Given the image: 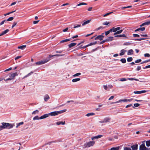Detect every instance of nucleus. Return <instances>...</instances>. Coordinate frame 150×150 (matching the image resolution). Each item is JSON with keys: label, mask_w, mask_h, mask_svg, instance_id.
Wrapping results in <instances>:
<instances>
[{"label": "nucleus", "mask_w": 150, "mask_h": 150, "mask_svg": "<svg viewBox=\"0 0 150 150\" xmlns=\"http://www.w3.org/2000/svg\"><path fill=\"white\" fill-rule=\"evenodd\" d=\"M150 62V59H148V60H145V61H144L142 62L141 63V64H144V63H146V62Z\"/></svg>", "instance_id": "nucleus-46"}, {"label": "nucleus", "mask_w": 150, "mask_h": 150, "mask_svg": "<svg viewBox=\"0 0 150 150\" xmlns=\"http://www.w3.org/2000/svg\"><path fill=\"white\" fill-rule=\"evenodd\" d=\"M81 25H77L76 26H75L74 27V28H78V27H81Z\"/></svg>", "instance_id": "nucleus-59"}, {"label": "nucleus", "mask_w": 150, "mask_h": 150, "mask_svg": "<svg viewBox=\"0 0 150 150\" xmlns=\"http://www.w3.org/2000/svg\"><path fill=\"white\" fill-rule=\"evenodd\" d=\"M91 21V20H87V21H86L84 22L82 24V26H83L87 24H88V23H89Z\"/></svg>", "instance_id": "nucleus-23"}, {"label": "nucleus", "mask_w": 150, "mask_h": 150, "mask_svg": "<svg viewBox=\"0 0 150 150\" xmlns=\"http://www.w3.org/2000/svg\"><path fill=\"white\" fill-rule=\"evenodd\" d=\"M33 72L32 71H31V72H30V73H29L28 74L25 76L23 78V79H24L25 78L27 77L28 76H29L31 75V74H33Z\"/></svg>", "instance_id": "nucleus-31"}, {"label": "nucleus", "mask_w": 150, "mask_h": 150, "mask_svg": "<svg viewBox=\"0 0 150 150\" xmlns=\"http://www.w3.org/2000/svg\"><path fill=\"white\" fill-rule=\"evenodd\" d=\"M113 12H109V13H106L103 16L105 17V16L110 15V14L112 13Z\"/></svg>", "instance_id": "nucleus-45"}, {"label": "nucleus", "mask_w": 150, "mask_h": 150, "mask_svg": "<svg viewBox=\"0 0 150 150\" xmlns=\"http://www.w3.org/2000/svg\"><path fill=\"white\" fill-rule=\"evenodd\" d=\"M66 111H67V110L66 109H64L63 110H61L60 111L52 112H53V113H54V112H66Z\"/></svg>", "instance_id": "nucleus-26"}, {"label": "nucleus", "mask_w": 150, "mask_h": 150, "mask_svg": "<svg viewBox=\"0 0 150 150\" xmlns=\"http://www.w3.org/2000/svg\"><path fill=\"white\" fill-rule=\"evenodd\" d=\"M58 113H48V114H45L41 116L40 117L38 116H36L33 118L34 120H38L39 119H45L50 116H56L58 115Z\"/></svg>", "instance_id": "nucleus-1"}, {"label": "nucleus", "mask_w": 150, "mask_h": 150, "mask_svg": "<svg viewBox=\"0 0 150 150\" xmlns=\"http://www.w3.org/2000/svg\"><path fill=\"white\" fill-rule=\"evenodd\" d=\"M133 59L132 57H128L127 58V60L128 62H130L132 61Z\"/></svg>", "instance_id": "nucleus-37"}, {"label": "nucleus", "mask_w": 150, "mask_h": 150, "mask_svg": "<svg viewBox=\"0 0 150 150\" xmlns=\"http://www.w3.org/2000/svg\"><path fill=\"white\" fill-rule=\"evenodd\" d=\"M127 51L126 50H124V49L122 50H121V52L120 53V56H122L124 54L125 52Z\"/></svg>", "instance_id": "nucleus-21"}, {"label": "nucleus", "mask_w": 150, "mask_h": 150, "mask_svg": "<svg viewBox=\"0 0 150 150\" xmlns=\"http://www.w3.org/2000/svg\"><path fill=\"white\" fill-rule=\"evenodd\" d=\"M123 31L122 30H117L116 32L115 33H114V35H115V36L116 35H117L121 33Z\"/></svg>", "instance_id": "nucleus-16"}, {"label": "nucleus", "mask_w": 150, "mask_h": 150, "mask_svg": "<svg viewBox=\"0 0 150 150\" xmlns=\"http://www.w3.org/2000/svg\"><path fill=\"white\" fill-rule=\"evenodd\" d=\"M131 106H132V104H129L126 106V108H127Z\"/></svg>", "instance_id": "nucleus-61"}, {"label": "nucleus", "mask_w": 150, "mask_h": 150, "mask_svg": "<svg viewBox=\"0 0 150 150\" xmlns=\"http://www.w3.org/2000/svg\"><path fill=\"white\" fill-rule=\"evenodd\" d=\"M21 56H18L16 57L15 58V60H17L20 58H21Z\"/></svg>", "instance_id": "nucleus-60"}, {"label": "nucleus", "mask_w": 150, "mask_h": 150, "mask_svg": "<svg viewBox=\"0 0 150 150\" xmlns=\"http://www.w3.org/2000/svg\"><path fill=\"white\" fill-rule=\"evenodd\" d=\"M127 79L129 80L133 81V80H135L136 81H139V80L137 79H134L133 78H128Z\"/></svg>", "instance_id": "nucleus-33"}, {"label": "nucleus", "mask_w": 150, "mask_h": 150, "mask_svg": "<svg viewBox=\"0 0 150 150\" xmlns=\"http://www.w3.org/2000/svg\"><path fill=\"white\" fill-rule=\"evenodd\" d=\"M131 148L133 150H137V149L138 145L135 144L131 146Z\"/></svg>", "instance_id": "nucleus-18"}, {"label": "nucleus", "mask_w": 150, "mask_h": 150, "mask_svg": "<svg viewBox=\"0 0 150 150\" xmlns=\"http://www.w3.org/2000/svg\"><path fill=\"white\" fill-rule=\"evenodd\" d=\"M63 55L62 54H56L53 55H49L48 56V57H47L48 59H49V61L50 59V58L54 57V56H57V57H59V56H62Z\"/></svg>", "instance_id": "nucleus-10"}, {"label": "nucleus", "mask_w": 150, "mask_h": 150, "mask_svg": "<svg viewBox=\"0 0 150 150\" xmlns=\"http://www.w3.org/2000/svg\"><path fill=\"white\" fill-rule=\"evenodd\" d=\"M102 136H103V135H98L97 136H96L95 137H92L91 139L93 140H94L95 139H98V138L101 137H102Z\"/></svg>", "instance_id": "nucleus-14"}, {"label": "nucleus", "mask_w": 150, "mask_h": 150, "mask_svg": "<svg viewBox=\"0 0 150 150\" xmlns=\"http://www.w3.org/2000/svg\"><path fill=\"white\" fill-rule=\"evenodd\" d=\"M104 36L102 35H100L98 36L95 38V40H103Z\"/></svg>", "instance_id": "nucleus-8"}, {"label": "nucleus", "mask_w": 150, "mask_h": 150, "mask_svg": "<svg viewBox=\"0 0 150 150\" xmlns=\"http://www.w3.org/2000/svg\"><path fill=\"white\" fill-rule=\"evenodd\" d=\"M23 124V122H20L17 124V125L16 126V127L18 128L19 126H20L21 125H22Z\"/></svg>", "instance_id": "nucleus-38"}, {"label": "nucleus", "mask_w": 150, "mask_h": 150, "mask_svg": "<svg viewBox=\"0 0 150 150\" xmlns=\"http://www.w3.org/2000/svg\"><path fill=\"white\" fill-rule=\"evenodd\" d=\"M113 37H108V38L106 39V41L107 42H110L113 40Z\"/></svg>", "instance_id": "nucleus-17"}, {"label": "nucleus", "mask_w": 150, "mask_h": 150, "mask_svg": "<svg viewBox=\"0 0 150 150\" xmlns=\"http://www.w3.org/2000/svg\"><path fill=\"white\" fill-rule=\"evenodd\" d=\"M80 75H81V73H77L74 74V75H73V76L74 77H76L77 76Z\"/></svg>", "instance_id": "nucleus-43"}, {"label": "nucleus", "mask_w": 150, "mask_h": 150, "mask_svg": "<svg viewBox=\"0 0 150 150\" xmlns=\"http://www.w3.org/2000/svg\"><path fill=\"white\" fill-rule=\"evenodd\" d=\"M26 47V45H23L20 46H18V49H21V50H23Z\"/></svg>", "instance_id": "nucleus-28"}, {"label": "nucleus", "mask_w": 150, "mask_h": 150, "mask_svg": "<svg viewBox=\"0 0 150 150\" xmlns=\"http://www.w3.org/2000/svg\"><path fill=\"white\" fill-rule=\"evenodd\" d=\"M142 61V60L140 59H138L137 60H136L135 62L136 63H138L139 62H140Z\"/></svg>", "instance_id": "nucleus-49"}, {"label": "nucleus", "mask_w": 150, "mask_h": 150, "mask_svg": "<svg viewBox=\"0 0 150 150\" xmlns=\"http://www.w3.org/2000/svg\"><path fill=\"white\" fill-rule=\"evenodd\" d=\"M39 21H34L33 22V23L34 24H36L37 23L39 22Z\"/></svg>", "instance_id": "nucleus-64"}, {"label": "nucleus", "mask_w": 150, "mask_h": 150, "mask_svg": "<svg viewBox=\"0 0 150 150\" xmlns=\"http://www.w3.org/2000/svg\"><path fill=\"white\" fill-rule=\"evenodd\" d=\"M71 40V38L70 39H67L64 40H62L60 42V43L64 42H67L68 41H70Z\"/></svg>", "instance_id": "nucleus-25"}, {"label": "nucleus", "mask_w": 150, "mask_h": 150, "mask_svg": "<svg viewBox=\"0 0 150 150\" xmlns=\"http://www.w3.org/2000/svg\"><path fill=\"white\" fill-rule=\"evenodd\" d=\"M87 4L86 3H85L84 2H82V3H80L79 4H78L76 5V6H81L82 5H86Z\"/></svg>", "instance_id": "nucleus-32"}, {"label": "nucleus", "mask_w": 150, "mask_h": 150, "mask_svg": "<svg viewBox=\"0 0 150 150\" xmlns=\"http://www.w3.org/2000/svg\"><path fill=\"white\" fill-rule=\"evenodd\" d=\"M50 99V97L48 95H46L44 97V99L45 101L47 102Z\"/></svg>", "instance_id": "nucleus-19"}, {"label": "nucleus", "mask_w": 150, "mask_h": 150, "mask_svg": "<svg viewBox=\"0 0 150 150\" xmlns=\"http://www.w3.org/2000/svg\"><path fill=\"white\" fill-rule=\"evenodd\" d=\"M18 75L17 72H15L14 73L11 74V76H10V78L12 80L14 79L16 76H17Z\"/></svg>", "instance_id": "nucleus-9"}, {"label": "nucleus", "mask_w": 150, "mask_h": 150, "mask_svg": "<svg viewBox=\"0 0 150 150\" xmlns=\"http://www.w3.org/2000/svg\"><path fill=\"white\" fill-rule=\"evenodd\" d=\"M17 24V22H14L13 23V24L12 26V28H13L14 27H15Z\"/></svg>", "instance_id": "nucleus-47"}, {"label": "nucleus", "mask_w": 150, "mask_h": 150, "mask_svg": "<svg viewBox=\"0 0 150 150\" xmlns=\"http://www.w3.org/2000/svg\"><path fill=\"white\" fill-rule=\"evenodd\" d=\"M110 24V22H107L106 21L105 22H104L103 23V25H107Z\"/></svg>", "instance_id": "nucleus-50"}, {"label": "nucleus", "mask_w": 150, "mask_h": 150, "mask_svg": "<svg viewBox=\"0 0 150 150\" xmlns=\"http://www.w3.org/2000/svg\"><path fill=\"white\" fill-rule=\"evenodd\" d=\"M126 80H127V79H126L124 78H121L120 79V81H126Z\"/></svg>", "instance_id": "nucleus-56"}, {"label": "nucleus", "mask_w": 150, "mask_h": 150, "mask_svg": "<svg viewBox=\"0 0 150 150\" xmlns=\"http://www.w3.org/2000/svg\"><path fill=\"white\" fill-rule=\"evenodd\" d=\"M65 122H58L56 123L57 125H64L65 124Z\"/></svg>", "instance_id": "nucleus-27"}, {"label": "nucleus", "mask_w": 150, "mask_h": 150, "mask_svg": "<svg viewBox=\"0 0 150 150\" xmlns=\"http://www.w3.org/2000/svg\"><path fill=\"white\" fill-rule=\"evenodd\" d=\"M9 30L8 29H6V30H5L4 31H3L2 33H1L0 34V36H1L5 34H6L8 32H9Z\"/></svg>", "instance_id": "nucleus-13"}, {"label": "nucleus", "mask_w": 150, "mask_h": 150, "mask_svg": "<svg viewBox=\"0 0 150 150\" xmlns=\"http://www.w3.org/2000/svg\"><path fill=\"white\" fill-rule=\"evenodd\" d=\"M124 150H131V149L129 148L125 147L124 148Z\"/></svg>", "instance_id": "nucleus-55"}, {"label": "nucleus", "mask_w": 150, "mask_h": 150, "mask_svg": "<svg viewBox=\"0 0 150 150\" xmlns=\"http://www.w3.org/2000/svg\"><path fill=\"white\" fill-rule=\"evenodd\" d=\"M120 28L119 27H117L116 28H115V27H113L110 29L111 32H113L115 33L117 30H120Z\"/></svg>", "instance_id": "nucleus-5"}, {"label": "nucleus", "mask_w": 150, "mask_h": 150, "mask_svg": "<svg viewBox=\"0 0 150 150\" xmlns=\"http://www.w3.org/2000/svg\"><path fill=\"white\" fill-rule=\"evenodd\" d=\"M133 51L132 49H130L127 52V54L128 55H131L133 54Z\"/></svg>", "instance_id": "nucleus-24"}, {"label": "nucleus", "mask_w": 150, "mask_h": 150, "mask_svg": "<svg viewBox=\"0 0 150 150\" xmlns=\"http://www.w3.org/2000/svg\"><path fill=\"white\" fill-rule=\"evenodd\" d=\"M110 120V119L109 118H105V119H104L103 121H99V122L101 123L107 122L109 121Z\"/></svg>", "instance_id": "nucleus-15"}, {"label": "nucleus", "mask_w": 150, "mask_h": 150, "mask_svg": "<svg viewBox=\"0 0 150 150\" xmlns=\"http://www.w3.org/2000/svg\"><path fill=\"white\" fill-rule=\"evenodd\" d=\"M150 24V21H148L142 23L141 25H140V26L141 27L144 26L145 25H149Z\"/></svg>", "instance_id": "nucleus-12"}, {"label": "nucleus", "mask_w": 150, "mask_h": 150, "mask_svg": "<svg viewBox=\"0 0 150 150\" xmlns=\"http://www.w3.org/2000/svg\"><path fill=\"white\" fill-rule=\"evenodd\" d=\"M146 145L147 146H150V140L146 142Z\"/></svg>", "instance_id": "nucleus-36"}, {"label": "nucleus", "mask_w": 150, "mask_h": 150, "mask_svg": "<svg viewBox=\"0 0 150 150\" xmlns=\"http://www.w3.org/2000/svg\"><path fill=\"white\" fill-rule=\"evenodd\" d=\"M133 36L134 37H139V35H138L137 34H133Z\"/></svg>", "instance_id": "nucleus-54"}, {"label": "nucleus", "mask_w": 150, "mask_h": 150, "mask_svg": "<svg viewBox=\"0 0 150 150\" xmlns=\"http://www.w3.org/2000/svg\"><path fill=\"white\" fill-rule=\"evenodd\" d=\"M49 61V59H48L47 58H46L45 59H43L40 61H39L35 62V64L36 65H40L44 64Z\"/></svg>", "instance_id": "nucleus-4"}, {"label": "nucleus", "mask_w": 150, "mask_h": 150, "mask_svg": "<svg viewBox=\"0 0 150 150\" xmlns=\"http://www.w3.org/2000/svg\"><path fill=\"white\" fill-rule=\"evenodd\" d=\"M140 105V104L138 103H135L134 105V106H132L133 108H134V107H138Z\"/></svg>", "instance_id": "nucleus-42"}, {"label": "nucleus", "mask_w": 150, "mask_h": 150, "mask_svg": "<svg viewBox=\"0 0 150 150\" xmlns=\"http://www.w3.org/2000/svg\"><path fill=\"white\" fill-rule=\"evenodd\" d=\"M76 44V43H71L68 45L69 47V48H71L75 46Z\"/></svg>", "instance_id": "nucleus-20"}, {"label": "nucleus", "mask_w": 150, "mask_h": 150, "mask_svg": "<svg viewBox=\"0 0 150 150\" xmlns=\"http://www.w3.org/2000/svg\"><path fill=\"white\" fill-rule=\"evenodd\" d=\"M111 31L110 29L109 30L105 32V35L107 36L110 33H111Z\"/></svg>", "instance_id": "nucleus-40"}, {"label": "nucleus", "mask_w": 150, "mask_h": 150, "mask_svg": "<svg viewBox=\"0 0 150 150\" xmlns=\"http://www.w3.org/2000/svg\"><path fill=\"white\" fill-rule=\"evenodd\" d=\"M139 149L140 150H149L145 146L144 144H142L140 146Z\"/></svg>", "instance_id": "nucleus-7"}, {"label": "nucleus", "mask_w": 150, "mask_h": 150, "mask_svg": "<svg viewBox=\"0 0 150 150\" xmlns=\"http://www.w3.org/2000/svg\"><path fill=\"white\" fill-rule=\"evenodd\" d=\"M146 91L145 90H142L140 91H134V94H140L143 93H146Z\"/></svg>", "instance_id": "nucleus-11"}, {"label": "nucleus", "mask_w": 150, "mask_h": 150, "mask_svg": "<svg viewBox=\"0 0 150 150\" xmlns=\"http://www.w3.org/2000/svg\"><path fill=\"white\" fill-rule=\"evenodd\" d=\"M144 56L145 57H149L150 55V54L149 53H146L144 54Z\"/></svg>", "instance_id": "nucleus-51"}, {"label": "nucleus", "mask_w": 150, "mask_h": 150, "mask_svg": "<svg viewBox=\"0 0 150 150\" xmlns=\"http://www.w3.org/2000/svg\"><path fill=\"white\" fill-rule=\"evenodd\" d=\"M11 69H12V68L11 67H10V68H9V69H6L5 70H4V71L6 72V71H8L11 70Z\"/></svg>", "instance_id": "nucleus-62"}, {"label": "nucleus", "mask_w": 150, "mask_h": 150, "mask_svg": "<svg viewBox=\"0 0 150 150\" xmlns=\"http://www.w3.org/2000/svg\"><path fill=\"white\" fill-rule=\"evenodd\" d=\"M106 42H107V41H106V39L104 40H103L100 43V44H102Z\"/></svg>", "instance_id": "nucleus-58"}, {"label": "nucleus", "mask_w": 150, "mask_h": 150, "mask_svg": "<svg viewBox=\"0 0 150 150\" xmlns=\"http://www.w3.org/2000/svg\"><path fill=\"white\" fill-rule=\"evenodd\" d=\"M145 28L143 27L142 28H139V30H141L142 31H143L145 30Z\"/></svg>", "instance_id": "nucleus-44"}, {"label": "nucleus", "mask_w": 150, "mask_h": 150, "mask_svg": "<svg viewBox=\"0 0 150 150\" xmlns=\"http://www.w3.org/2000/svg\"><path fill=\"white\" fill-rule=\"evenodd\" d=\"M80 80V78H76L72 80V81L73 82H75L78 81H79Z\"/></svg>", "instance_id": "nucleus-30"}, {"label": "nucleus", "mask_w": 150, "mask_h": 150, "mask_svg": "<svg viewBox=\"0 0 150 150\" xmlns=\"http://www.w3.org/2000/svg\"><path fill=\"white\" fill-rule=\"evenodd\" d=\"M95 115L94 113H88L86 114L85 116L87 117H89L93 115Z\"/></svg>", "instance_id": "nucleus-29"}, {"label": "nucleus", "mask_w": 150, "mask_h": 150, "mask_svg": "<svg viewBox=\"0 0 150 150\" xmlns=\"http://www.w3.org/2000/svg\"><path fill=\"white\" fill-rule=\"evenodd\" d=\"M104 28L103 27V26H100V27H99L97 28H96L95 30V31H98V30L100 29H104Z\"/></svg>", "instance_id": "nucleus-35"}, {"label": "nucleus", "mask_w": 150, "mask_h": 150, "mask_svg": "<svg viewBox=\"0 0 150 150\" xmlns=\"http://www.w3.org/2000/svg\"><path fill=\"white\" fill-rule=\"evenodd\" d=\"M112 150H119V147L117 146L115 147H112Z\"/></svg>", "instance_id": "nucleus-41"}, {"label": "nucleus", "mask_w": 150, "mask_h": 150, "mask_svg": "<svg viewBox=\"0 0 150 150\" xmlns=\"http://www.w3.org/2000/svg\"><path fill=\"white\" fill-rule=\"evenodd\" d=\"M14 126V124L3 122L1 123V125L0 126V130L6 128L11 129L13 128Z\"/></svg>", "instance_id": "nucleus-2"}, {"label": "nucleus", "mask_w": 150, "mask_h": 150, "mask_svg": "<svg viewBox=\"0 0 150 150\" xmlns=\"http://www.w3.org/2000/svg\"><path fill=\"white\" fill-rule=\"evenodd\" d=\"M6 22H7V21L6 20L3 21L0 23V25H2L4 23Z\"/></svg>", "instance_id": "nucleus-48"}, {"label": "nucleus", "mask_w": 150, "mask_h": 150, "mask_svg": "<svg viewBox=\"0 0 150 150\" xmlns=\"http://www.w3.org/2000/svg\"><path fill=\"white\" fill-rule=\"evenodd\" d=\"M130 42H125L124 43L123 45H129L130 44Z\"/></svg>", "instance_id": "nucleus-52"}, {"label": "nucleus", "mask_w": 150, "mask_h": 150, "mask_svg": "<svg viewBox=\"0 0 150 150\" xmlns=\"http://www.w3.org/2000/svg\"><path fill=\"white\" fill-rule=\"evenodd\" d=\"M14 19V18L13 17H9V18H8L7 20H6L7 21H11L13 20Z\"/></svg>", "instance_id": "nucleus-39"}, {"label": "nucleus", "mask_w": 150, "mask_h": 150, "mask_svg": "<svg viewBox=\"0 0 150 150\" xmlns=\"http://www.w3.org/2000/svg\"><path fill=\"white\" fill-rule=\"evenodd\" d=\"M120 60L123 63H125L126 62V60L125 58H122Z\"/></svg>", "instance_id": "nucleus-34"}, {"label": "nucleus", "mask_w": 150, "mask_h": 150, "mask_svg": "<svg viewBox=\"0 0 150 150\" xmlns=\"http://www.w3.org/2000/svg\"><path fill=\"white\" fill-rule=\"evenodd\" d=\"M141 69V67L140 66H138L137 69V71H139Z\"/></svg>", "instance_id": "nucleus-63"}, {"label": "nucleus", "mask_w": 150, "mask_h": 150, "mask_svg": "<svg viewBox=\"0 0 150 150\" xmlns=\"http://www.w3.org/2000/svg\"><path fill=\"white\" fill-rule=\"evenodd\" d=\"M150 68V65L146 66V67H143V68L144 69H147V68Z\"/></svg>", "instance_id": "nucleus-53"}, {"label": "nucleus", "mask_w": 150, "mask_h": 150, "mask_svg": "<svg viewBox=\"0 0 150 150\" xmlns=\"http://www.w3.org/2000/svg\"><path fill=\"white\" fill-rule=\"evenodd\" d=\"M127 102V99H124L122 100H120L118 101L115 102H112L111 103V104H114L115 103H118L121 102Z\"/></svg>", "instance_id": "nucleus-6"}, {"label": "nucleus", "mask_w": 150, "mask_h": 150, "mask_svg": "<svg viewBox=\"0 0 150 150\" xmlns=\"http://www.w3.org/2000/svg\"><path fill=\"white\" fill-rule=\"evenodd\" d=\"M145 40V39H143L142 38H139V39H136L135 40H137V41H141L142 40Z\"/></svg>", "instance_id": "nucleus-57"}, {"label": "nucleus", "mask_w": 150, "mask_h": 150, "mask_svg": "<svg viewBox=\"0 0 150 150\" xmlns=\"http://www.w3.org/2000/svg\"><path fill=\"white\" fill-rule=\"evenodd\" d=\"M115 36L116 37H123V38H126L127 37L125 35V34H122V35H118Z\"/></svg>", "instance_id": "nucleus-22"}, {"label": "nucleus", "mask_w": 150, "mask_h": 150, "mask_svg": "<svg viewBox=\"0 0 150 150\" xmlns=\"http://www.w3.org/2000/svg\"><path fill=\"white\" fill-rule=\"evenodd\" d=\"M95 144V142L93 141H91L85 143L83 145V147L84 148L89 147L93 146Z\"/></svg>", "instance_id": "nucleus-3"}]
</instances>
